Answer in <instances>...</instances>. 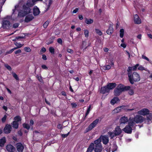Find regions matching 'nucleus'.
Masks as SVG:
<instances>
[{"instance_id":"nucleus-13","label":"nucleus","mask_w":152,"mask_h":152,"mask_svg":"<svg viewBox=\"0 0 152 152\" xmlns=\"http://www.w3.org/2000/svg\"><path fill=\"white\" fill-rule=\"evenodd\" d=\"M33 14L34 16H37L40 13L39 9L37 6H35L33 9Z\"/></svg>"},{"instance_id":"nucleus-20","label":"nucleus","mask_w":152,"mask_h":152,"mask_svg":"<svg viewBox=\"0 0 152 152\" xmlns=\"http://www.w3.org/2000/svg\"><path fill=\"white\" fill-rule=\"evenodd\" d=\"M101 139L103 143L105 145H106L109 142L108 137L106 135L102 136Z\"/></svg>"},{"instance_id":"nucleus-35","label":"nucleus","mask_w":152,"mask_h":152,"mask_svg":"<svg viewBox=\"0 0 152 152\" xmlns=\"http://www.w3.org/2000/svg\"><path fill=\"white\" fill-rule=\"evenodd\" d=\"M120 36L121 38H123L124 36V30L123 28L121 29L120 31Z\"/></svg>"},{"instance_id":"nucleus-59","label":"nucleus","mask_w":152,"mask_h":152,"mask_svg":"<svg viewBox=\"0 0 152 152\" xmlns=\"http://www.w3.org/2000/svg\"><path fill=\"white\" fill-rule=\"evenodd\" d=\"M42 58L43 60H46L47 59L46 56L44 54L42 55Z\"/></svg>"},{"instance_id":"nucleus-56","label":"nucleus","mask_w":152,"mask_h":152,"mask_svg":"<svg viewBox=\"0 0 152 152\" xmlns=\"http://www.w3.org/2000/svg\"><path fill=\"white\" fill-rule=\"evenodd\" d=\"M142 58L143 59H145L146 60L148 61H149V58L144 55H142Z\"/></svg>"},{"instance_id":"nucleus-15","label":"nucleus","mask_w":152,"mask_h":152,"mask_svg":"<svg viewBox=\"0 0 152 152\" xmlns=\"http://www.w3.org/2000/svg\"><path fill=\"white\" fill-rule=\"evenodd\" d=\"M34 18V17L32 14H29L26 16L24 21L26 23H28L32 20Z\"/></svg>"},{"instance_id":"nucleus-50","label":"nucleus","mask_w":152,"mask_h":152,"mask_svg":"<svg viewBox=\"0 0 152 152\" xmlns=\"http://www.w3.org/2000/svg\"><path fill=\"white\" fill-rule=\"evenodd\" d=\"M130 88L129 90V93L130 95H132L134 94V91L132 89H130Z\"/></svg>"},{"instance_id":"nucleus-39","label":"nucleus","mask_w":152,"mask_h":152,"mask_svg":"<svg viewBox=\"0 0 152 152\" xmlns=\"http://www.w3.org/2000/svg\"><path fill=\"white\" fill-rule=\"evenodd\" d=\"M138 69L139 70L142 71V70H145L147 71V69L143 67L142 66L140 65L138 68Z\"/></svg>"},{"instance_id":"nucleus-61","label":"nucleus","mask_w":152,"mask_h":152,"mask_svg":"<svg viewBox=\"0 0 152 152\" xmlns=\"http://www.w3.org/2000/svg\"><path fill=\"white\" fill-rule=\"evenodd\" d=\"M106 70H109L111 68L110 66V65H107L105 66Z\"/></svg>"},{"instance_id":"nucleus-16","label":"nucleus","mask_w":152,"mask_h":152,"mask_svg":"<svg viewBox=\"0 0 152 152\" xmlns=\"http://www.w3.org/2000/svg\"><path fill=\"white\" fill-rule=\"evenodd\" d=\"M134 21L135 23L139 24L141 23L140 19L137 14H135L134 16Z\"/></svg>"},{"instance_id":"nucleus-19","label":"nucleus","mask_w":152,"mask_h":152,"mask_svg":"<svg viewBox=\"0 0 152 152\" xmlns=\"http://www.w3.org/2000/svg\"><path fill=\"white\" fill-rule=\"evenodd\" d=\"M114 132L117 136L120 134L122 132V130L120 126H117L115 129Z\"/></svg>"},{"instance_id":"nucleus-23","label":"nucleus","mask_w":152,"mask_h":152,"mask_svg":"<svg viewBox=\"0 0 152 152\" xmlns=\"http://www.w3.org/2000/svg\"><path fill=\"white\" fill-rule=\"evenodd\" d=\"M6 142V138L4 137L0 139V147H3Z\"/></svg>"},{"instance_id":"nucleus-22","label":"nucleus","mask_w":152,"mask_h":152,"mask_svg":"<svg viewBox=\"0 0 152 152\" xmlns=\"http://www.w3.org/2000/svg\"><path fill=\"white\" fill-rule=\"evenodd\" d=\"M120 100L118 97H114L111 100L110 103L114 105L115 103H117Z\"/></svg>"},{"instance_id":"nucleus-47","label":"nucleus","mask_w":152,"mask_h":152,"mask_svg":"<svg viewBox=\"0 0 152 152\" xmlns=\"http://www.w3.org/2000/svg\"><path fill=\"white\" fill-rule=\"evenodd\" d=\"M7 118V116L6 115H4V116L2 118L1 121L3 123H4L6 121Z\"/></svg>"},{"instance_id":"nucleus-33","label":"nucleus","mask_w":152,"mask_h":152,"mask_svg":"<svg viewBox=\"0 0 152 152\" xmlns=\"http://www.w3.org/2000/svg\"><path fill=\"white\" fill-rule=\"evenodd\" d=\"M95 32L99 35L101 36L102 35V33L101 31L99 29L95 28Z\"/></svg>"},{"instance_id":"nucleus-6","label":"nucleus","mask_w":152,"mask_h":152,"mask_svg":"<svg viewBox=\"0 0 152 152\" xmlns=\"http://www.w3.org/2000/svg\"><path fill=\"white\" fill-rule=\"evenodd\" d=\"M99 121V119H96L86 129V132H87L88 131L91 130L94 128L98 124Z\"/></svg>"},{"instance_id":"nucleus-29","label":"nucleus","mask_w":152,"mask_h":152,"mask_svg":"<svg viewBox=\"0 0 152 152\" xmlns=\"http://www.w3.org/2000/svg\"><path fill=\"white\" fill-rule=\"evenodd\" d=\"M51 22V20L50 19H48L45 23H44L43 25V27L46 28L48 26L49 23Z\"/></svg>"},{"instance_id":"nucleus-60","label":"nucleus","mask_w":152,"mask_h":152,"mask_svg":"<svg viewBox=\"0 0 152 152\" xmlns=\"http://www.w3.org/2000/svg\"><path fill=\"white\" fill-rule=\"evenodd\" d=\"M62 125L61 124H59L57 125V128L59 129H62Z\"/></svg>"},{"instance_id":"nucleus-51","label":"nucleus","mask_w":152,"mask_h":152,"mask_svg":"<svg viewBox=\"0 0 152 152\" xmlns=\"http://www.w3.org/2000/svg\"><path fill=\"white\" fill-rule=\"evenodd\" d=\"M89 110H87L85 114V115L84 117L83 118V120H85L86 118V116L88 115L89 114V112H90Z\"/></svg>"},{"instance_id":"nucleus-7","label":"nucleus","mask_w":152,"mask_h":152,"mask_svg":"<svg viewBox=\"0 0 152 152\" xmlns=\"http://www.w3.org/2000/svg\"><path fill=\"white\" fill-rule=\"evenodd\" d=\"M2 25L3 28L6 29L9 28L11 26L10 22L7 20L3 21Z\"/></svg>"},{"instance_id":"nucleus-45","label":"nucleus","mask_w":152,"mask_h":152,"mask_svg":"<svg viewBox=\"0 0 152 152\" xmlns=\"http://www.w3.org/2000/svg\"><path fill=\"white\" fill-rule=\"evenodd\" d=\"M70 132H68L67 134H61V136L63 138H65L69 134Z\"/></svg>"},{"instance_id":"nucleus-43","label":"nucleus","mask_w":152,"mask_h":152,"mask_svg":"<svg viewBox=\"0 0 152 152\" xmlns=\"http://www.w3.org/2000/svg\"><path fill=\"white\" fill-rule=\"evenodd\" d=\"M139 64H137L131 67H132V70L133 71L136 70L137 69V67L139 66Z\"/></svg>"},{"instance_id":"nucleus-54","label":"nucleus","mask_w":152,"mask_h":152,"mask_svg":"<svg viewBox=\"0 0 152 152\" xmlns=\"http://www.w3.org/2000/svg\"><path fill=\"white\" fill-rule=\"evenodd\" d=\"M67 52L68 53H70L71 54L73 53V51L71 49L68 48L67 50Z\"/></svg>"},{"instance_id":"nucleus-11","label":"nucleus","mask_w":152,"mask_h":152,"mask_svg":"<svg viewBox=\"0 0 152 152\" xmlns=\"http://www.w3.org/2000/svg\"><path fill=\"white\" fill-rule=\"evenodd\" d=\"M23 7L24 10V15H22V16L27 15L30 13L31 9L29 7L27 6L26 5H24L23 6Z\"/></svg>"},{"instance_id":"nucleus-57","label":"nucleus","mask_w":152,"mask_h":152,"mask_svg":"<svg viewBox=\"0 0 152 152\" xmlns=\"http://www.w3.org/2000/svg\"><path fill=\"white\" fill-rule=\"evenodd\" d=\"M14 51L13 49V48L11 49L10 50L8 51L6 53L7 54H10L12 53Z\"/></svg>"},{"instance_id":"nucleus-2","label":"nucleus","mask_w":152,"mask_h":152,"mask_svg":"<svg viewBox=\"0 0 152 152\" xmlns=\"http://www.w3.org/2000/svg\"><path fill=\"white\" fill-rule=\"evenodd\" d=\"M131 88L129 86H124L121 84H119L115 89L114 95L115 96H119L123 91H127Z\"/></svg>"},{"instance_id":"nucleus-17","label":"nucleus","mask_w":152,"mask_h":152,"mask_svg":"<svg viewBox=\"0 0 152 152\" xmlns=\"http://www.w3.org/2000/svg\"><path fill=\"white\" fill-rule=\"evenodd\" d=\"M128 119L127 117L126 116H123L119 120V122L120 124H125L128 122Z\"/></svg>"},{"instance_id":"nucleus-34","label":"nucleus","mask_w":152,"mask_h":152,"mask_svg":"<svg viewBox=\"0 0 152 152\" xmlns=\"http://www.w3.org/2000/svg\"><path fill=\"white\" fill-rule=\"evenodd\" d=\"M23 126L24 128L26 129L27 130H29L30 128L29 125L26 123H24L23 124Z\"/></svg>"},{"instance_id":"nucleus-25","label":"nucleus","mask_w":152,"mask_h":152,"mask_svg":"<svg viewBox=\"0 0 152 152\" xmlns=\"http://www.w3.org/2000/svg\"><path fill=\"white\" fill-rule=\"evenodd\" d=\"M118 146L115 143H113L111 146V151L112 152H114L117 150Z\"/></svg>"},{"instance_id":"nucleus-52","label":"nucleus","mask_w":152,"mask_h":152,"mask_svg":"<svg viewBox=\"0 0 152 152\" xmlns=\"http://www.w3.org/2000/svg\"><path fill=\"white\" fill-rule=\"evenodd\" d=\"M58 42L61 45H62V41L61 38H58L57 40Z\"/></svg>"},{"instance_id":"nucleus-49","label":"nucleus","mask_w":152,"mask_h":152,"mask_svg":"<svg viewBox=\"0 0 152 152\" xmlns=\"http://www.w3.org/2000/svg\"><path fill=\"white\" fill-rule=\"evenodd\" d=\"M24 50L26 52H30L31 51V49L29 47H25Z\"/></svg>"},{"instance_id":"nucleus-62","label":"nucleus","mask_w":152,"mask_h":152,"mask_svg":"<svg viewBox=\"0 0 152 152\" xmlns=\"http://www.w3.org/2000/svg\"><path fill=\"white\" fill-rule=\"evenodd\" d=\"M34 124V121L32 119L30 121L29 125L30 126H32Z\"/></svg>"},{"instance_id":"nucleus-4","label":"nucleus","mask_w":152,"mask_h":152,"mask_svg":"<svg viewBox=\"0 0 152 152\" xmlns=\"http://www.w3.org/2000/svg\"><path fill=\"white\" fill-rule=\"evenodd\" d=\"M144 117L142 116L139 115H137L133 118H130L129 120L130 122H132L134 124V126H136V123H141L144 121Z\"/></svg>"},{"instance_id":"nucleus-55","label":"nucleus","mask_w":152,"mask_h":152,"mask_svg":"<svg viewBox=\"0 0 152 152\" xmlns=\"http://www.w3.org/2000/svg\"><path fill=\"white\" fill-rule=\"evenodd\" d=\"M41 67L43 69L45 70H47L48 69V67L45 65H42L41 66Z\"/></svg>"},{"instance_id":"nucleus-28","label":"nucleus","mask_w":152,"mask_h":152,"mask_svg":"<svg viewBox=\"0 0 152 152\" xmlns=\"http://www.w3.org/2000/svg\"><path fill=\"white\" fill-rule=\"evenodd\" d=\"M35 3H34L32 2L31 1L28 0L27 1L26 3V5L28 7H32L33 6Z\"/></svg>"},{"instance_id":"nucleus-64","label":"nucleus","mask_w":152,"mask_h":152,"mask_svg":"<svg viewBox=\"0 0 152 152\" xmlns=\"http://www.w3.org/2000/svg\"><path fill=\"white\" fill-rule=\"evenodd\" d=\"M71 105L72 107H75L77 106V104L76 103H71Z\"/></svg>"},{"instance_id":"nucleus-12","label":"nucleus","mask_w":152,"mask_h":152,"mask_svg":"<svg viewBox=\"0 0 152 152\" xmlns=\"http://www.w3.org/2000/svg\"><path fill=\"white\" fill-rule=\"evenodd\" d=\"M6 149L7 151L12 152L16 150L15 148L11 144L7 145L6 147Z\"/></svg>"},{"instance_id":"nucleus-58","label":"nucleus","mask_w":152,"mask_h":152,"mask_svg":"<svg viewBox=\"0 0 152 152\" xmlns=\"http://www.w3.org/2000/svg\"><path fill=\"white\" fill-rule=\"evenodd\" d=\"M21 50L20 49H18L17 50L15 51V53L17 54L21 53Z\"/></svg>"},{"instance_id":"nucleus-40","label":"nucleus","mask_w":152,"mask_h":152,"mask_svg":"<svg viewBox=\"0 0 152 152\" xmlns=\"http://www.w3.org/2000/svg\"><path fill=\"white\" fill-rule=\"evenodd\" d=\"M132 70V67L130 66L128 67V69L127 70V71L128 72L127 74L128 75V74H129V73L132 74L131 71Z\"/></svg>"},{"instance_id":"nucleus-27","label":"nucleus","mask_w":152,"mask_h":152,"mask_svg":"<svg viewBox=\"0 0 152 152\" xmlns=\"http://www.w3.org/2000/svg\"><path fill=\"white\" fill-rule=\"evenodd\" d=\"M12 125V127L15 129H17L19 127V124L18 122L16 121H13L12 124H11Z\"/></svg>"},{"instance_id":"nucleus-36","label":"nucleus","mask_w":152,"mask_h":152,"mask_svg":"<svg viewBox=\"0 0 152 152\" xmlns=\"http://www.w3.org/2000/svg\"><path fill=\"white\" fill-rule=\"evenodd\" d=\"M46 51V48L43 47L39 51V54H42L44 53H45Z\"/></svg>"},{"instance_id":"nucleus-1","label":"nucleus","mask_w":152,"mask_h":152,"mask_svg":"<svg viewBox=\"0 0 152 152\" xmlns=\"http://www.w3.org/2000/svg\"><path fill=\"white\" fill-rule=\"evenodd\" d=\"M101 137L91 143L87 148V152H91L94 150L95 152H102L103 148L101 143Z\"/></svg>"},{"instance_id":"nucleus-44","label":"nucleus","mask_w":152,"mask_h":152,"mask_svg":"<svg viewBox=\"0 0 152 152\" xmlns=\"http://www.w3.org/2000/svg\"><path fill=\"white\" fill-rule=\"evenodd\" d=\"M84 34L86 37H88L89 31L88 30H84Z\"/></svg>"},{"instance_id":"nucleus-42","label":"nucleus","mask_w":152,"mask_h":152,"mask_svg":"<svg viewBox=\"0 0 152 152\" xmlns=\"http://www.w3.org/2000/svg\"><path fill=\"white\" fill-rule=\"evenodd\" d=\"M12 75L16 80H19V77H18V75L16 73H13Z\"/></svg>"},{"instance_id":"nucleus-37","label":"nucleus","mask_w":152,"mask_h":152,"mask_svg":"<svg viewBox=\"0 0 152 152\" xmlns=\"http://www.w3.org/2000/svg\"><path fill=\"white\" fill-rule=\"evenodd\" d=\"M109 135L111 139H113L115 136H117L114 132H110L109 133Z\"/></svg>"},{"instance_id":"nucleus-30","label":"nucleus","mask_w":152,"mask_h":152,"mask_svg":"<svg viewBox=\"0 0 152 152\" xmlns=\"http://www.w3.org/2000/svg\"><path fill=\"white\" fill-rule=\"evenodd\" d=\"M121 107H119L115 109L113 111V113H118L121 111Z\"/></svg>"},{"instance_id":"nucleus-14","label":"nucleus","mask_w":152,"mask_h":152,"mask_svg":"<svg viewBox=\"0 0 152 152\" xmlns=\"http://www.w3.org/2000/svg\"><path fill=\"white\" fill-rule=\"evenodd\" d=\"M109 91H110L106 86L101 88L100 93L101 94H104L106 93H108Z\"/></svg>"},{"instance_id":"nucleus-48","label":"nucleus","mask_w":152,"mask_h":152,"mask_svg":"<svg viewBox=\"0 0 152 152\" xmlns=\"http://www.w3.org/2000/svg\"><path fill=\"white\" fill-rule=\"evenodd\" d=\"M36 77L37 79L38 80L41 82H42L43 81V80L42 79V77L41 76H39L38 75H37L36 76Z\"/></svg>"},{"instance_id":"nucleus-24","label":"nucleus","mask_w":152,"mask_h":152,"mask_svg":"<svg viewBox=\"0 0 152 152\" xmlns=\"http://www.w3.org/2000/svg\"><path fill=\"white\" fill-rule=\"evenodd\" d=\"M55 39V37L54 36H52L50 37L47 41V44L49 45L50 44L53 43Z\"/></svg>"},{"instance_id":"nucleus-9","label":"nucleus","mask_w":152,"mask_h":152,"mask_svg":"<svg viewBox=\"0 0 152 152\" xmlns=\"http://www.w3.org/2000/svg\"><path fill=\"white\" fill-rule=\"evenodd\" d=\"M11 129L12 127L11 125L7 124L5 125L4 129V132L5 133L8 134L11 132Z\"/></svg>"},{"instance_id":"nucleus-31","label":"nucleus","mask_w":152,"mask_h":152,"mask_svg":"<svg viewBox=\"0 0 152 152\" xmlns=\"http://www.w3.org/2000/svg\"><path fill=\"white\" fill-rule=\"evenodd\" d=\"M104 150L106 151L107 152H110V151H111V144H110L109 145H107L105 147Z\"/></svg>"},{"instance_id":"nucleus-5","label":"nucleus","mask_w":152,"mask_h":152,"mask_svg":"<svg viewBox=\"0 0 152 152\" xmlns=\"http://www.w3.org/2000/svg\"><path fill=\"white\" fill-rule=\"evenodd\" d=\"M134 124L132 122H131L129 120L128 125L123 129V130L127 134H131L132 130V127L134 126Z\"/></svg>"},{"instance_id":"nucleus-21","label":"nucleus","mask_w":152,"mask_h":152,"mask_svg":"<svg viewBox=\"0 0 152 152\" xmlns=\"http://www.w3.org/2000/svg\"><path fill=\"white\" fill-rule=\"evenodd\" d=\"M114 29L113 27V25L110 24L109 26L108 29L107 30L106 33L109 35H111L113 32Z\"/></svg>"},{"instance_id":"nucleus-10","label":"nucleus","mask_w":152,"mask_h":152,"mask_svg":"<svg viewBox=\"0 0 152 152\" xmlns=\"http://www.w3.org/2000/svg\"><path fill=\"white\" fill-rule=\"evenodd\" d=\"M149 110L147 108H143L139 111L138 113L140 115H145L149 114Z\"/></svg>"},{"instance_id":"nucleus-26","label":"nucleus","mask_w":152,"mask_h":152,"mask_svg":"<svg viewBox=\"0 0 152 152\" xmlns=\"http://www.w3.org/2000/svg\"><path fill=\"white\" fill-rule=\"evenodd\" d=\"M85 23L88 24H90L93 23L94 22L93 20L91 19H88L85 18Z\"/></svg>"},{"instance_id":"nucleus-38","label":"nucleus","mask_w":152,"mask_h":152,"mask_svg":"<svg viewBox=\"0 0 152 152\" xmlns=\"http://www.w3.org/2000/svg\"><path fill=\"white\" fill-rule=\"evenodd\" d=\"M49 51L52 54H54L55 53V49L53 47H50L49 48Z\"/></svg>"},{"instance_id":"nucleus-18","label":"nucleus","mask_w":152,"mask_h":152,"mask_svg":"<svg viewBox=\"0 0 152 152\" xmlns=\"http://www.w3.org/2000/svg\"><path fill=\"white\" fill-rule=\"evenodd\" d=\"M116 86L115 83H109L107 85V86L110 91V90L113 89L115 88Z\"/></svg>"},{"instance_id":"nucleus-53","label":"nucleus","mask_w":152,"mask_h":152,"mask_svg":"<svg viewBox=\"0 0 152 152\" xmlns=\"http://www.w3.org/2000/svg\"><path fill=\"white\" fill-rule=\"evenodd\" d=\"M19 25V24L18 23H16L14 24L13 25V27L14 28H17L18 27Z\"/></svg>"},{"instance_id":"nucleus-46","label":"nucleus","mask_w":152,"mask_h":152,"mask_svg":"<svg viewBox=\"0 0 152 152\" xmlns=\"http://www.w3.org/2000/svg\"><path fill=\"white\" fill-rule=\"evenodd\" d=\"M15 44L16 46H17V47H18V48H21L23 46V45H22L21 44L17 42L15 43Z\"/></svg>"},{"instance_id":"nucleus-8","label":"nucleus","mask_w":152,"mask_h":152,"mask_svg":"<svg viewBox=\"0 0 152 152\" xmlns=\"http://www.w3.org/2000/svg\"><path fill=\"white\" fill-rule=\"evenodd\" d=\"M16 147L18 152H23V151L24 147L21 143H17L16 144Z\"/></svg>"},{"instance_id":"nucleus-32","label":"nucleus","mask_w":152,"mask_h":152,"mask_svg":"<svg viewBox=\"0 0 152 152\" xmlns=\"http://www.w3.org/2000/svg\"><path fill=\"white\" fill-rule=\"evenodd\" d=\"M14 119L15 120L14 121H16L18 122L21 121V119L19 115H18L15 117L14 118Z\"/></svg>"},{"instance_id":"nucleus-63","label":"nucleus","mask_w":152,"mask_h":152,"mask_svg":"<svg viewBox=\"0 0 152 152\" xmlns=\"http://www.w3.org/2000/svg\"><path fill=\"white\" fill-rule=\"evenodd\" d=\"M78 8H76L75 9V10H74L72 12V13H76L78 10Z\"/></svg>"},{"instance_id":"nucleus-41","label":"nucleus","mask_w":152,"mask_h":152,"mask_svg":"<svg viewBox=\"0 0 152 152\" xmlns=\"http://www.w3.org/2000/svg\"><path fill=\"white\" fill-rule=\"evenodd\" d=\"M5 67L9 71H10L12 70V68L11 67L7 64H4Z\"/></svg>"},{"instance_id":"nucleus-3","label":"nucleus","mask_w":152,"mask_h":152,"mask_svg":"<svg viewBox=\"0 0 152 152\" xmlns=\"http://www.w3.org/2000/svg\"><path fill=\"white\" fill-rule=\"evenodd\" d=\"M129 74L128 80L131 84H134V82H138L140 80V76L137 72H134L132 74Z\"/></svg>"}]
</instances>
